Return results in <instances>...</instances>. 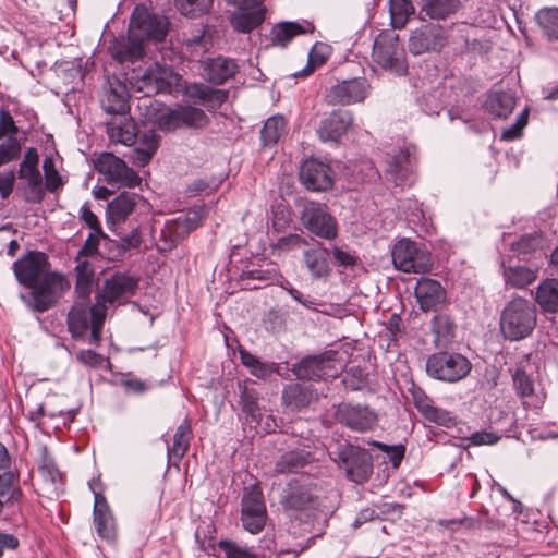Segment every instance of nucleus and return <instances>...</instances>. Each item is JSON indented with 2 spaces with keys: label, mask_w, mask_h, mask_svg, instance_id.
I'll return each mask as SVG.
<instances>
[{
  "label": "nucleus",
  "mask_w": 558,
  "mask_h": 558,
  "mask_svg": "<svg viewBox=\"0 0 558 558\" xmlns=\"http://www.w3.org/2000/svg\"><path fill=\"white\" fill-rule=\"evenodd\" d=\"M337 352L327 351L325 353L302 359L292 368L294 375L302 380H317L336 377L337 369L332 363Z\"/></svg>",
  "instance_id": "nucleus-15"
},
{
  "label": "nucleus",
  "mask_w": 558,
  "mask_h": 558,
  "mask_svg": "<svg viewBox=\"0 0 558 558\" xmlns=\"http://www.w3.org/2000/svg\"><path fill=\"white\" fill-rule=\"evenodd\" d=\"M214 0H175L181 14L189 17H198L209 12Z\"/></svg>",
  "instance_id": "nucleus-51"
},
{
  "label": "nucleus",
  "mask_w": 558,
  "mask_h": 558,
  "mask_svg": "<svg viewBox=\"0 0 558 558\" xmlns=\"http://www.w3.org/2000/svg\"><path fill=\"white\" fill-rule=\"evenodd\" d=\"M209 40L205 36V29L203 27L197 28L190 35H184L183 45L186 50L191 53L192 58L202 56L207 49Z\"/></svg>",
  "instance_id": "nucleus-52"
},
{
  "label": "nucleus",
  "mask_w": 558,
  "mask_h": 558,
  "mask_svg": "<svg viewBox=\"0 0 558 558\" xmlns=\"http://www.w3.org/2000/svg\"><path fill=\"white\" fill-rule=\"evenodd\" d=\"M444 43L442 28L439 25L425 24L411 33L408 46L411 53L418 56L439 50Z\"/></svg>",
  "instance_id": "nucleus-20"
},
{
  "label": "nucleus",
  "mask_w": 558,
  "mask_h": 558,
  "mask_svg": "<svg viewBox=\"0 0 558 558\" xmlns=\"http://www.w3.org/2000/svg\"><path fill=\"white\" fill-rule=\"evenodd\" d=\"M527 117H529V109L525 108L517 117L515 122L510 128L502 131L501 138L505 141H513V140L520 137L523 128L527 123Z\"/></svg>",
  "instance_id": "nucleus-60"
},
{
  "label": "nucleus",
  "mask_w": 558,
  "mask_h": 558,
  "mask_svg": "<svg viewBox=\"0 0 558 558\" xmlns=\"http://www.w3.org/2000/svg\"><path fill=\"white\" fill-rule=\"evenodd\" d=\"M304 227L320 239L333 240L338 236V223L326 209V206L316 202H306L301 211Z\"/></svg>",
  "instance_id": "nucleus-12"
},
{
  "label": "nucleus",
  "mask_w": 558,
  "mask_h": 558,
  "mask_svg": "<svg viewBox=\"0 0 558 558\" xmlns=\"http://www.w3.org/2000/svg\"><path fill=\"white\" fill-rule=\"evenodd\" d=\"M238 64L233 59L217 57L208 59L204 66V76L213 84H223L238 72Z\"/></svg>",
  "instance_id": "nucleus-31"
},
{
  "label": "nucleus",
  "mask_w": 558,
  "mask_h": 558,
  "mask_svg": "<svg viewBox=\"0 0 558 558\" xmlns=\"http://www.w3.org/2000/svg\"><path fill=\"white\" fill-rule=\"evenodd\" d=\"M218 548L223 553L225 558H256V555L246 546H241L233 541H220Z\"/></svg>",
  "instance_id": "nucleus-57"
},
{
  "label": "nucleus",
  "mask_w": 558,
  "mask_h": 558,
  "mask_svg": "<svg viewBox=\"0 0 558 558\" xmlns=\"http://www.w3.org/2000/svg\"><path fill=\"white\" fill-rule=\"evenodd\" d=\"M239 353L242 364L250 368L253 376L257 378H266L272 373L271 365L260 362L248 351L240 349Z\"/></svg>",
  "instance_id": "nucleus-50"
},
{
  "label": "nucleus",
  "mask_w": 558,
  "mask_h": 558,
  "mask_svg": "<svg viewBox=\"0 0 558 558\" xmlns=\"http://www.w3.org/2000/svg\"><path fill=\"white\" fill-rule=\"evenodd\" d=\"M242 411L252 418L253 422L259 423L262 413L257 403V395L253 390L244 389L241 395Z\"/></svg>",
  "instance_id": "nucleus-58"
},
{
  "label": "nucleus",
  "mask_w": 558,
  "mask_h": 558,
  "mask_svg": "<svg viewBox=\"0 0 558 558\" xmlns=\"http://www.w3.org/2000/svg\"><path fill=\"white\" fill-rule=\"evenodd\" d=\"M48 268V256L37 251H31L13 263L16 280L31 289L28 306L39 313L58 302L65 283L62 275L50 272Z\"/></svg>",
  "instance_id": "nucleus-2"
},
{
  "label": "nucleus",
  "mask_w": 558,
  "mask_h": 558,
  "mask_svg": "<svg viewBox=\"0 0 558 558\" xmlns=\"http://www.w3.org/2000/svg\"><path fill=\"white\" fill-rule=\"evenodd\" d=\"M129 29L143 43L145 39L160 41L167 34L168 22L161 16L150 14L146 7L136 5L131 15Z\"/></svg>",
  "instance_id": "nucleus-14"
},
{
  "label": "nucleus",
  "mask_w": 558,
  "mask_h": 558,
  "mask_svg": "<svg viewBox=\"0 0 558 558\" xmlns=\"http://www.w3.org/2000/svg\"><path fill=\"white\" fill-rule=\"evenodd\" d=\"M38 470L43 477L53 484L61 482L62 474L58 470L53 458L48 453L47 448H43Z\"/></svg>",
  "instance_id": "nucleus-54"
},
{
  "label": "nucleus",
  "mask_w": 558,
  "mask_h": 558,
  "mask_svg": "<svg viewBox=\"0 0 558 558\" xmlns=\"http://www.w3.org/2000/svg\"><path fill=\"white\" fill-rule=\"evenodd\" d=\"M75 260L77 263L74 268L76 276L75 291L78 298L87 300L93 291L95 268L87 259L76 257Z\"/></svg>",
  "instance_id": "nucleus-38"
},
{
  "label": "nucleus",
  "mask_w": 558,
  "mask_h": 558,
  "mask_svg": "<svg viewBox=\"0 0 558 558\" xmlns=\"http://www.w3.org/2000/svg\"><path fill=\"white\" fill-rule=\"evenodd\" d=\"M500 436L488 432H475L468 438V446L495 445Z\"/></svg>",
  "instance_id": "nucleus-64"
},
{
  "label": "nucleus",
  "mask_w": 558,
  "mask_h": 558,
  "mask_svg": "<svg viewBox=\"0 0 558 558\" xmlns=\"http://www.w3.org/2000/svg\"><path fill=\"white\" fill-rule=\"evenodd\" d=\"M416 148L409 146L400 149L389 163V172L393 175L396 185H412L415 181Z\"/></svg>",
  "instance_id": "nucleus-23"
},
{
  "label": "nucleus",
  "mask_w": 558,
  "mask_h": 558,
  "mask_svg": "<svg viewBox=\"0 0 558 558\" xmlns=\"http://www.w3.org/2000/svg\"><path fill=\"white\" fill-rule=\"evenodd\" d=\"M352 114L348 110H335L328 117L322 120L317 130L318 136L323 142L337 143L349 130L352 124Z\"/></svg>",
  "instance_id": "nucleus-25"
},
{
  "label": "nucleus",
  "mask_w": 558,
  "mask_h": 558,
  "mask_svg": "<svg viewBox=\"0 0 558 558\" xmlns=\"http://www.w3.org/2000/svg\"><path fill=\"white\" fill-rule=\"evenodd\" d=\"M142 197L135 193L122 192L107 206V222L110 229L120 238L119 246L123 252L140 247L142 236L137 227L125 232L121 225L134 211Z\"/></svg>",
  "instance_id": "nucleus-4"
},
{
  "label": "nucleus",
  "mask_w": 558,
  "mask_h": 558,
  "mask_svg": "<svg viewBox=\"0 0 558 558\" xmlns=\"http://www.w3.org/2000/svg\"><path fill=\"white\" fill-rule=\"evenodd\" d=\"M107 134L112 143H119L125 146H132L137 137L134 121L125 116H119V118L107 122Z\"/></svg>",
  "instance_id": "nucleus-32"
},
{
  "label": "nucleus",
  "mask_w": 558,
  "mask_h": 558,
  "mask_svg": "<svg viewBox=\"0 0 558 558\" xmlns=\"http://www.w3.org/2000/svg\"><path fill=\"white\" fill-rule=\"evenodd\" d=\"M544 235L541 232H533L522 235L517 242L511 244V250L520 259H529L532 255H543Z\"/></svg>",
  "instance_id": "nucleus-40"
},
{
  "label": "nucleus",
  "mask_w": 558,
  "mask_h": 558,
  "mask_svg": "<svg viewBox=\"0 0 558 558\" xmlns=\"http://www.w3.org/2000/svg\"><path fill=\"white\" fill-rule=\"evenodd\" d=\"M130 82L133 88L145 97H151L159 93L170 94L182 87V77L171 68L159 63L134 72Z\"/></svg>",
  "instance_id": "nucleus-5"
},
{
  "label": "nucleus",
  "mask_w": 558,
  "mask_h": 558,
  "mask_svg": "<svg viewBox=\"0 0 558 558\" xmlns=\"http://www.w3.org/2000/svg\"><path fill=\"white\" fill-rule=\"evenodd\" d=\"M276 277V271L274 268L262 269L255 268L250 270H243L242 278L258 280L264 283H268L272 281Z\"/></svg>",
  "instance_id": "nucleus-63"
},
{
  "label": "nucleus",
  "mask_w": 558,
  "mask_h": 558,
  "mask_svg": "<svg viewBox=\"0 0 558 558\" xmlns=\"http://www.w3.org/2000/svg\"><path fill=\"white\" fill-rule=\"evenodd\" d=\"M302 184L311 191H326L332 185L331 169L316 159L305 160L300 169Z\"/></svg>",
  "instance_id": "nucleus-22"
},
{
  "label": "nucleus",
  "mask_w": 558,
  "mask_h": 558,
  "mask_svg": "<svg viewBox=\"0 0 558 558\" xmlns=\"http://www.w3.org/2000/svg\"><path fill=\"white\" fill-rule=\"evenodd\" d=\"M138 280L128 274L116 272L104 282L102 291L97 294L96 303L87 306L85 303H75L68 314V327L74 339L86 336L90 326V342L98 344L107 315L106 304H112L121 299L133 295L137 289Z\"/></svg>",
  "instance_id": "nucleus-1"
},
{
  "label": "nucleus",
  "mask_w": 558,
  "mask_h": 558,
  "mask_svg": "<svg viewBox=\"0 0 558 558\" xmlns=\"http://www.w3.org/2000/svg\"><path fill=\"white\" fill-rule=\"evenodd\" d=\"M409 391L415 409L426 421L446 428L456 425V415L446 409L436 407L422 388L413 386Z\"/></svg>",
  "instance_id": "nucleus-18"
},
{
  "label": "nucleus",
  "mask_w": 558,
  "mask_h": 558,
  "mask_svg": "<svg viewBox=\"0 0 558 558\" xmlns=\"http://www.w3.org/2000/svg\"><path fill=\"white\" fill-rule=\"evenodd\" d=\"M110 54L120 63H134L144 56V43L141 38L131 34L116 38L109 47Z\"/></svg>",
  "instance_id": "nucleus-27"
},
{
  "label": "nucleus",
  "mask_w": 558,
  "mask_h": 558,
  "mask_svg": "<svg viewBox=\"0 0 558 558\" xmlns=\"http://www.w3.org/2000/svg\"><path fill=\"white\" fill-rule=\"evenodd\" d=\"M265 13L266 8L264 4L247 10L236 9L230 16V23L238 33L247 34L264 22Z\"/></svg>",
  "instance_id": "nucleus-30"
},
{
  "label": "nucleus",
  "mask_w": 558,
  "mask_h": 558,
  "mask_svg": "<svg viewBox=\"0 0 558 558\" xmlns=\"http://www.w3.org/2000/svg\"><path fill=\"white\" fill-rule=\"evenodd\" d=\"M184 90L187 97L199 99L209 110L219 108L228 99V92L202 83L185 85Z\"/></svg>",
  "instance_id": "nucleus-33"
},
{
  "label": "nucleus",
  "mask_w": 558,
  "mask_h": 558,
  "mask_svg": "<svg viewBox=\"0 0 558 558\" xmlns=\"http://www.w3.org/2000/svg\"><path fill=\"white\" fill-rule=\"evenodd\" d=\"M101 240H108V236L104 233V231H92L84 245L77 253L76 257L82 259H86L88 256L96 255L98 253V246Z\"/></svg>",
  "instance_id": "nucleus-59"
},
{
  "label": "nucleus",
  "mask_w": 558,
  "mask_h": 558,
  "mask_svg": "<svg viewBox=\"0 0 558 558\" xmlns=\"http://www.w3.org/2000/svg\"><path fill=\"white\" fill-rule=\"evenodd\" d=\"M395 267L403 272L424 274L432 269L430 253L409 239L398 241L391 252Z\"/></svg>",
  "instance_id": "nucleus-8"
},
{
  "label": "nucleus",
  "mask_w": 558,
  "mask_h": 558,
  "mask_svg": "<svg viewBox=\"0 0 558 558\" xmlns=\"http://www.w3.org/2000/svg\"><path fill=\"white\" fill-rule=\"evenodd\" d=\"M159 123L168 130L180 126L201 129L208 123V117L202 109L187 106L162 113Z\"/></svg>",
  "instance_id": "nucleus-21"
},
{
  "label": "nucleus",
  "mask_w": 558,
  "mask_h": 558,
  "mask_svg": "<svg viewBox=\"0 0 558 558\" xmlns=\"http://www.w3.org/2000/svg\"><path fill=\"white\" fill-rule=\"evenodd\" d=\"M94 524L98 535L105 539L116 537V524L106 498L101 494H95Z\"/></svg>",
  "instance_id": "nucleus-29"
},
{
  "label": "nucleus",
  "mask_w": 558,
  "mask_h": 558,
  "mask_svg": "<svg viewBox=\"0 0 558 558\" xmlns=\"http://www.w3.org/2000/svg\"><path fill=\"white\" fill-rule=\"evenodd\" d=\"M281 505L284 510L291 512L316 509L318 506L316 486L298 480L289 482L283 490Z\"/></svg>",
  "instance_id": "nucleus-16"
},
{
  "label": "nucleus",
  "mask_w": 558,
  "mask_h": 558,
  "mask_svg": "<svg viewBox=\"0 0 558 558\" xmlns=\"http://www.w3.org/2000/svg\"><path fill=\"white\" fill-rule=\"evenodd\" d=\"M193 433L190 418H184L177 427L173 436V445L168 449V453H172L178 460H181L190 448V441Z\"/></svg>",
  "instance_id": "nucleus-45"
},
{
  "label": "nucleus",
  "mask_w": 558,
  "mask_h": 558,
  "mask_svg": "<svg viewBox=\"0 0 558 558\" xmlns=\"http://www.w3.org/2000/svg\"><path fill=\"white\" fill-rule=\"evenodd\" d=\"M19 128L16 126L13 117L8 110H0V140L9 136H16Z\"/></svg>",
  "instance_id": "nucleus-61"
},
{
  "label": "nucleus",
  "mask_w": 558,
  "mask_h": 558,
  "mask_svg": "<svg viewBox=\"0 0 558 558\" xmlns=\"http://www.w3.org/2000/svg\"><path fill=\"white\" fill-rule=\"evenodd\" d=\"M331 253L335 262L342 267H353L357 264L359 257L349 251H344L342 247L333 245Z\"/></svg>",
  "instance_id": "nucleus-62"
},
{
  "label": "nucleus",
  "mask_w": 558,
  "mask_h": 558,
  "mask_svg": "<svg viewBox=\"0 0 558 558\" xmlns=\"http://www.w3.org/2000/svg\"><path fill=\"white\" fill-rule=\"evenodd\" d=\"M536 301L543 311L555 313L558 311V279H546L536 291Z\"/></svg>",
  "instance_id": "nucleus-44"
},
{
  "label": "nucleus",
  "mask_w": 558,
  "mask_h": 558,
  "mask_svg": "<svg viewBox=\"0 0 558 558\" xmlns=\"http://www.w3.org/2000/svg\"><path fill=\"white\" fill-rule=\"evenodd\" d=\"M286 121L281 116H274L266 120L262 131L260 138L265 146H271L278 143L284 133Z\"/></svg>",
  "instance_id": "nucleus-48"
},
{
  "label": "nucleus",
  "mask_w": 558,
  "mask_h": 558,
  "mask_svg": "<svg viewBox=\"0 0 558 558\" xmlns=\"http://www.w3.org/2000/svg\"><path fill=\"white\" fill-rule=\"evenodd\" d=\"M536 322V306L522 296H514L500 313V331L506 340L520 341L533 332Z\"/></svg>",
  "instance_id": "nucleus-3"
},
{
  "label": "nucleus",
  "mask_w": 558,
  "mask_h": 558,
  "mask_svg": "<svg viewBox=\"0 0 558 558\" xmlns=\"http://www.w3.org/2000/svg\"><path fill=\"white\" fill-rule=\"evenodd\" d=\"M312 461L311 453L306 450H292L281 454L275 464L278 474L296 473Z\"/></svg>",
  "instance_id": "nucleus-39"
},
{
  "label": "nucleus",
  "mask_w": 558,
  "mask_h": 558,
  "mask_svg": "<svg viewBox=\"0 0 558 558\" xmlns=\"http://www.w3.org/2000/svg\"><path fill=\"white\" fill-rule=\"evenodd\" d=\"M43 169L45 173V189L49 192H56L63 185L61 175L59 174L54 161L51 157H46L43 161Z\"/></svg>",
  "instance_id": "nucleus-55"
},
{
  "label": "nucleus",
  "mask_w": 558,
  "mask_h": 558,
  "mask_svg": "<svg viewBox=\"0 0 558 558\" xmlns=\"http://www.w3.org/2000/svg\"><path fill=\"white\" fill-rule=\"evenodd\" d=\"M19 178L23 183L17 186V192L22 194L24 201L32 204H38L44 199L45 187L39 169H19Z\"/></svg>",
  "instance_id": "nucleus-28"
},
{
  "label": "nucleus",
  "mask_w": 558,
  "mask_h": 558,
  "mask_svg": "<svg viewBox=\"0 0 558 558\" xmlns=\"http://www.w3.org/2000/svg\"><path fill=\"white\" fill-rule=\"evenodd\" d=\"M95 169L104 175L105 181L112 186L133 187L140 184L138 174L111 153H101L95 159Z\"/></svg>",
  "instance_id": "nucleus-10"
},
{
  "label": "nucleus",
  "mask_w": 558,
  "mask_h": 558,
  "mask_svg": "<svg viewBox=\"0 0 558 558\" xmlns=\"http://www.w3.org/2000/svg\"><path fill=\"white\" fill-rule=\"evenodd\" d=\"M339 422L354 432H368L377 425V414L367 405L342 403L338 407Z\"/></svg>",
  "instance_id": "nucleus-19"
},
{
  "label": "nucleus",
  "mask_w": 558,
  "mask_h": 558,
  "mask_svg": "<svg viewBox=\"0 0 558 558\" xmlns=\"http://www.w3.org/2000/svg\"><path fill=\"white\" fill-rule=\"evenodd\" d=\"M369 84L364 77L344 80L332 85L325 98L330 105H351L362 102L368 95Z\"/></svg>",
  "instance_id": "nucleus-17"
},
{
  "label": "nucleus",
  "mask_w": 558,
  "mask_h": 558,
  "mask_svg": "<svg viewBox=\"0 0 558 558\" xmlns=\"http://www.w3.org/2000/svg\"><path fill=\"white\" fill-rule=\"evenodd\" d=\"M373 59L384 70L396 75L407 73L405 51L397 35H379L373 47Z\"/></svg>",
  "instance_id": "nucleus-9"
},
{
  "label": "nucleus",
  "mask_w": 558,
  "mask_h": 558,
  "mask_svg": "<svg viewBox=\"0 0 558 558\" xmlns=\"http://www.w3.org/2000/svg\"><path fill=\"white\" fill-rule=\"evenodd\" d=\"M22 151L21 141L16 136H9L0 142V167L19 159Z\"/></svg>",
  "instance_id": "nucleus-53"
},
{
  "label": "nucleus",
  "mask_w": 558,
  "mask_h": 558,
  "mask_svg": "<svg viewBox=\"0 0 558 558\" xmlns=\"http://www.w3.org/2000/svg\"><path fill=\"white\" fill-rule=\"evenodd\" d=\"M513 385L517 392L523 398L525 404L538 408L543 404V397L534 391V383L525 371L518 369L513 375Z\"/></svg>",
  "instance_id": "nucleus-43"
},
{
  "label": "nucleus",
  "mask_w": 558,
  "mask_h": 558,
  "mask_svg": "<svg viewBox=\"0 0 558 558\" xmlns=\"http://www.w3.org/2000/svg\"><path fill=\"white\" fill-rule=\"evenodd\" d=\"M414 294L420 308L424 312L437 311L446 301V291L441 284L430 278H421L417 280Z\"/></svg>",
  "instance_id": "nucleus-24"
},
{
  "label": "nucleus",
  "mask_w": 558,
  "mask_h": 558,
  "mask_svg": "<svg viewBox=\"0 0 558 558\" xmlns=\"http://www.w3.org/2000/svg\"><path fill=\"white\" fill-rule=\"evenodd\" d=\"M314 26L312 23L281 22L277 24L271 32V43L276 46L286 47L296 35L312 33Z\"/></svg>",
  "instance_id": "nucleus-36"
},
{
  "label": "nucleus",
  "mask_w": 558,
  "mask_h": 558,
  "mask_svg": "<svg viewBox=\"0 0 558 558\" xmlns=\"http://www.w3.org/2000/svg\"><path fill=\"white\" fill-rule=\"evenodd\" d=\"M420 15L422 20H445L454 13L459 7V0H423Z\"/></svg>",
  "instance_id": "nucleus-42"
},
{
  "label": "nucleus",
  "mask_w": 558,
  "mask_h": 558,
  "mask_svg": "<svg viewBox=\"0 0 558 558\" xmlns=\"http://www.w3.org/2000/svg\"><path fill=\"white\" fill-rule=\"evenodd\" d=\"M389 13L393 28H403L414 13V7L409 0H389Z\"/></svg>",
  "instance_id": "nucleus-47"
},
{
  "label": "nucleus",
  "mask_w": 558,
  "mask_h": 558,
  "mask_svg": "<svg viewBox=\"0 0 558 558\" xmlns=\"http://www.w3.org/2000/svg\"><path fill=\"white\" fill-rule=\"evenodd\" d=\"M266 519L267 510L259 486L252 485L245 488L242 497L241 515L243 527L252 534H257L264 529Z\"/></svg>",
  "instance_id": "nucleus-13"
},
{
  "label": "nucleus",
  "mask_w": 558,
  "mask_h": 558,
  "mask_svg": "<svg viewBox=\"0 0 558 558\" xmlns=\"http://www.w3.org/2000/svg\"><path fill=\"white\" fill-rule=\"evenodd\" d=\"M537 23L549 40H558V8L542 9L536 14Z\"/></svg>",
  "instance_id": "nucleus-49"
},
{
  "label": "nucleus",
  "mask_w": 558,
  "mask_h": 558,
  "mask_svg": "<svg viewBox=\"0 0 558 558\" xmlns=\"http://www.w3.org/2000/svg\"><path fill=\"white\" fill-rule=\"evenodd\" d=\"M203 210L202 207H198L167 220L160 230L161 250L174 248L190 232L195 230L202 222Z\"/></svg>",
  "instance_id": "nucleus-11"
},
{
  "label": "nucleus",
  "mask_w": 558,
  "mask_h": 558,
  "mask_svg": "<svg viewBox=\"0 0 558 558\" xmlns=\"http://www.w3.org/2000/svg\"><path fill=\"white\" fill-rule=\"evenodd\" d=\"M126 88L118 80L107 82L100 95L101 108L109 114L125 116L130 109Z\"/></svg>",
  "instance_id": "nucleus-26"
},
{
  "label": "nucleus",
  "mask_w": 558,
  "mask_h": 558,
  "mask_svg": "<svg viewBox=\"0 0 558 558\" xmlns=\"http://www.w3.org/2000/svg\"><path fill=\"white\" fill-rule=\"evenodd\" d=\"M471 368V362L459 353L439 352L432 354L426 361L427 374L447 383L463 379Z\"/></svg>",
  "instance_id": "nucleus-7"
},
{
  "label": "nucleus",
  "mask_w": 558,
  "mask_h": 558,
  "mask_svg": "<svg viewBox=\"0 0 558 558\" xmlns=\"http://www.w3.org/2000/svg\"><path fill=\"white\" fill-rule=\"evenodd\" d=\"M332 460L345 471L347 477L355 483L366 482L373 471L371 454L350 444L339 445L330 452Z\"/></svg>",
  "instance_id": "nucleus-6"
},
{
  "label": "nucleus",
  "mask_w": 558,
  "mask_h": 558,
  "mask_svg": "<svg viewBox=\"0 0 558 558\" xmlns=\"http://www.w3.org/2000/svg\"><path fill=\"white\" fill-rule=\"evenodd\" d=\"M502 276L506 287L523 289L533 283L538 274V267L525 265H502Z\"/></svg>",
  "instance_id": "nucleus-35"
},
{
  "label": "nucleus",
  "mask_w": 558,
  "mask_h": 558,
  "mask_svg": "<svg viewBox=\"0 0 558 558\" xmlns=\"http://www.w3.org/2000/svg\"><path fill=\"white\" fill-rule=\"evenodd\" d=\"M517 98L512 92L494 90L485 102L489 114L498 119H506L514 109Z\"/></svg>",
  "instance_id": "nucleus-37"
},
{
  "label": "nucleus",
  "mask_w": 558,
  "mask_h": 558,
  "mask_svg": "<svg viewBox=\"0 0 558 558\" xmlns=\"http://www.w3.org/2000/svg\"><path fill=\"white\" fill-rule=\"evenodd\" d=\"M158 148L157 135L154 132L145 133L141 146L133 151V160L140 167H145Z\"/></svg>",
  "instance_id": "nucleus-46"
},
{
  "label": "nucleus",
  "mask_w": 558,
  "mask_h": 558,
  "mask_svg": "<svg viewBox=\"0 0 558 558\" xmlns=\"http://www.w3.org/2000/svg\"><path fill=\"white\" fill-rule=\"evenodd\" d=\"M313 400V392L307 387L293 384L284 388L282 401L292 411H300L307 408Z\"/></svg>",
  "instance_id": "nucleus-41"
},
{
  "label": "nucleus",
  "mask_w": 558,
  "mask_h": 558,
  "mask_svg": "<svg viewBox=\"0 0 558 558\" xmlns=\"http://www.w3.org/2000/svg\"><path fill=\"white\" fill-rule=\"evenodd\" d=\"M433 331L436 335V340H447L453 335L454 324L452 319L445 314H437L432 320Z\"/></svg>",
  "instance_id": "nucleus-56"
},
{
  "label": "nucleus",
  "mask_w": 558,
  "mask_h": 558,
  "mask_svg": "<svg viewBox=\"0 0 558 558\" xmlns=\"http://www.w3.org/2000/svg\"><path fill=\"white\" fill-rule=\"evenodd\" d=\"M328 255V250L323 246L308 248L303 252L304 266L313 279H322L329 276Z\"/></svg>",
  "instance_id": "nucleus-34"
}]
</instances>
